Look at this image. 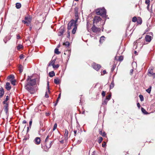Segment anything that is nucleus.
I'll return each instance as SVG.
<instances>
[{
    "label": "nucleus",
    "mask_w": 155,
    "mask_h": 155,
    "mask_svg": "<svg viewBox=\"0 0 155 155\" xmlns=\"http://www.w3.org/2000/svg\"><path fill=\"white\" fill-rule=\"evenodd\" d=\"M11 84L13 85H15V80H12L11 81Z\"/></svg>",
    "instance_id": "c03bdc74"
},
{
    "label": "nucleus",
    "mask_w": 155,
    "mask_h": 155,
    "mask_svg": "<svg viewBox=\"0 0 155 155\" xmlns=\"http://www.w3.org/2000/svg\"><path fill=\"white\" fill-rule=\"evenodd\" d=\"M106 93L105 91H102L101 95L103 97H104L105 96Z\"/></svg>",
    "instance_id": "8fccbe9b"
},
{
    "label": "nucleus",
    "mask_w": 155,
    "mask_h": 155,
    "mask_svg": "<svg viewBox=\"0 0 155 155\" xmlns=\"http://www.w3.org/2000/svg\"><path fill=\"white\" fill-rule=\"evenodd\" d=\"M106 146V143L105 142H104L102 144V147H105Z\"/></svg>",
    "instance_id": "3c124183"
},
{
    "label": "nucleus",
    "mask_w": 155,
    "mask_h": 155,
    "mask_svg": "<svg viewBox=\"0 0 155 155\" xmlns=\"http://www.w3.org/2000/svg\"><path fill=\"white\" fill-rule=\"evenodd\" d=\"M139 38V39L137 40L136 41H135V42H134V46H136V48L137 46V43L138 42H139V40L141 38Z\"/></svg>",
    "instance_id": "5701e85b"
},
{
    "label": "nucleus",
    "mask_w": 155,
    "mask_h": 155,
    "mask_svg": "<svg viewBox=\"0 0 155 155\" xmlns=\"http://www.w3.org/2000/svg\"><path fill=\"white\" fill-rule=\"evenodd\" d=\"M65 30L64 27H61L58 32V36H61L62 35L65 31Z\"/></svg>",
    "instance_id": "0eeeda50"
},
{
    "label": "nucleus",
    "mask_w": 155,
    "mask_h": 155,
    "mask_svg": "<svg viewBox=\"0 0 155 155\" xmlns=\"http://www.w3.org/2000/svg\"><path fill=\"white\" fill-rule=\"evenodd\" d=\"M75 20H74L75 21H77L78 19V14L77 13H76L75 14Z\"/></svg>",
    "instance_id": "e433bc0d"
},
{
    "label": "nucleus",
    "mask_w": 155,
    "mask_h": 155,
    "mask_svg": "<svg viewBox=\"0 0 155 155\" xmlns=\"http://www.w3.org/2000/svg\"><path fill=\"white\" fill-rule=\"evenodd\" d=\"M20 59H22L23 58V55H21L20 56Z\"/></svg>",
    "instance_id": "bf43d9fd"
},
{
    "label": "nucleus",
    "mask_w": 155,
    "mask_h": 155,
    "mask_svg": "<svg viewBox=\"0 0 155 155\" xmlns=\"http://www.w3.org/2000/svg\"><path fill=\"white\" fill-rule=\"evenodd\" d=\"M61 96V93H60L59 94L58 97L57 99V100L56 101V103L54 104V106H56L57 105V104L58 102L59 99H60V98Z\"/></svg>",
    "instance_id": "393cba45"
},
{
    "label": "nucleus",
    "mask_w": 155,
    "mask_h": 155,
    "mask_svg": "<svg viewBox=\"0 0 155 155\" xmlns=\"http://www.w3.org/2000/svg\"><path fill=\"white\" fill-rule=\"evenodd\" d=\"M8 104L6 103L4 107V110L6 113H7L8 111Z\"/></svg>",
    "instance_id": "f3484780"
},
{
    "label": "nucleus",
    "mask_w": 155,
    "mask_h": 155,
    "mask_svg": "<svg viewBox=\"0 0 155 155\" xmlns=\"http://www.w3.org/2000/svg\"><path fill=\"white\" fill-rule=\"evenodd\" d=\"M77 21H76L74 19H72L69 22L68 25V29L70 30L71 29L73 28L72 31V33L73 34H75L77 28Z\"/></svg>",
    "instance_id": "f03ea898"
},
{
    "label": "nucleus",
    "mask_w": 155,
    "mask_h": 155,
    "mask_svg": "<svg viewBox=\"0 0 155 155\" xmlns=\"http://www.w3.org/2000/svg\"><path fill=\"white\" fill-rule=\"evenodd\" d=\"M145 3L148 5H149L150 1L149 0H147L145 1Z\"/></svg>",
    "instance_id": "de8ad7c7"
},
{
    "label": "nucleus",
    "mask_w": 155,
    "mask_h": 155,
    "mask_svg": "<svg viewBox=\"0 0 155 155\" xmlns=\"http://www.w3.org/2000/svg\"><path fill=\"white\" fill-rule=\"evenodd\" d=\"M137 17L135 16L132 19V21L133 22H135L137 21Z\"/></svg>",
    "instance_id": "58836bf2"
},
{
    "label": "nucleus",
    "mask_w": 155,
    "mask_h": 155,
    "mask_svg": "<svg viewBox=\"0 0 155 155\" xmlns=\"http://www.w3.org/2000/svg\"><path fill=\"white\" fill-rule=\"evenodd\" d=\"M141 110L143 113L144 114H148L147 112L142 107L141 108Z\"/></svg>",
    "instance_id": "4c0bfd02"
},
{
    "label": "nucleus",
    "mask_w": 155,
    "mask_h": 155,
    "mask_svg": "<svg viewBox=\"0 0 155 155\" xmlns=\"http://www.w3.org/2000/svg\"><path fill=\"white\" fill-rule=\"evenodd\" d=\"M17 49L18 50H19L23 48V46L21 45H19L17 47Z\"/></svg>",
    "instance_id": "c85d7f7f"
},
{
    "label": "nucleus",
    "mask_w": 155,
    "mask_h": 155,
    "mask_svg": "<svg viewBox=\"0 0 155 155\" xmlns=\"http://www.w3.org/2000/svg\"><path fill=\"white\" fill-rule=\"evenodd\" d=\"M52 66L53 68H58L59 67V65L58 64H57L56 65L54 64Z\"/></svg>",
    "instance_id": "a19ab883"
},
{
    "label": "nucleus",
    "mask_w": 155,
    "mask_h": 155,
    "mask_svg": "<svg viewBox=\"0 0 155 155\" xmlns=\"http://www.w3.org/2000/svg\"><path fill=\"white\" fill-rule=\"evenodd\" d=\"M54 82L55 84H58L60 83V80L58 78L55 79L54 80Z\"/></svg>",
    "instance_id": "a211bd4d"
},
{
    "label": "nucleus",
    "mask_w": 155,
    "mask_h": 155,
    "mask_svg": "<svg viewBox=\"0 0 155 155\" xmlns=\"http://www.w3.org/2000/svg\"><path fill=\"white\" fill-rule=\"evenodd\" d=\"M133 72V70H131L130 71V73H131V74H132Z\"/></svg>",
    "instance_id": "338daca9"
},
{
    "label": "nucleus",
    "mask_w": 155,
    "mask_h": 155,
    "mask_svg": "<svg viewBox=\"0 0 155 155\" xmlns=\"http://www.w3.org/2000/svg\"><path fill=\"white\" fill-rule=\"evenodd\" d=\"M55 62V60L51 61L49 64V66L51 65H52L53 66V65L54 64Z\"/></svg>",
    "instance_id": "412c9836"
},
{
    "label": "nucleus",
    "mask_w": 155,
    "mask_h": 155,
    "mask_svg": "<svg viewBox=\"0 0 155 155\" xmlns=\"http://www.w3.org/2000/svg\"><path fill=\"white\" fill-rule=\"evenodd\" d=\"M147 9H149V5H147Z\"/></svg>",
    "instance_id": "774afa93"
},
{
    "label": "nucleus",
    "mask_w": 155,
    "mask_h": 155,
    "mask_svg": "<svg viewBox=\"0 0 155 155\" xmlns=\"http://www.w3.org/2000/svg\"><path fill=\"white\" fill-rule=\"evenodd\" d=\"M14 76L13 75H11L8 77V79H11V81L12 80L14 79Z\"/></svg>",
    "instance_id": "4be33fe9"
},
{
    "label": "nucleus",
    "mask_w": 155,
    "mask_h": 155,
    "mask_svg": "<svg viewBox=\"0 0 155 155\" xmlns=\"http://www.w3.org/2000/svg\"><path fill=\"white\" fill-rule=\"evenodd\" d=\"M16 7L17 9L20 8L21 6V5L20 3H17L16 4Z\"/></svg>",
    "instance_id": "aec40b11"
},
{
    "label": "nucleus",
    "mask_w": 155,
    "mask_h": 155,
    "mask_svg": "<svg viewBox=\"0 0 155 155\" xmlns=\"http://www.w3.org/2000/svg\"><path fill=\"white\" fill-rule=\"evenodd\" d=\"M19 69L20 73H21L23 71V66L22 65H20L19 66Z\"/></svg>",
    "instance_id": "cd10ccee"
},
{
    "label": "nucleus",
    "mask_w": 155,
    "mask_h": 155,
    "mask_svg": "<svg viewBox=\"0 0 155 155\" xmlns=\"http://www.w3.org/2000/svg\"><path fill=\"white\" fill-rule=\"evenodd\" d=\"M123 59V58L122 56H120L119 57L118 60L119 61H122Z\"/></svg>",
    "instance_id": "a18cd8bd"
},
{
    "label": "nucleus",
    "mask_w": 155,
    "mask_h": 155,
    "mask_svg": "<svg viewBox=\"0 0 155 155\" xmlns=\"http://www.w3.org/2000/svg\"><path fill=\"white\" fill-rule=\"evenodd\" d=\"M26 121L25 120H23V121H22V123L23 124H25L26 123Z\"/></svg>",
    "instance_id": "052dcab7"
},
{
    "label": "nucleus",
    "mask_w": 155,
    "mask_h": 155,
    "mask_svg": "<svg viewBox=\"0 0 155 155\" xmlns=\"http://www.w3.org/2000/svg\"><path fill=\"white\" fill-rule=\"evenodd\" d=\"M153 67L150 68L148 71V73L151 74H154V73L153 72Z\"/></svg>",
    "instance_id": "ddd939ff"
},
{
    "label": "nucleus",
    "mask_w": 155,
    "mask_h": 155,
    "mask_svg": "<svg viewBox=\"0 0 155 155\" xmlns=\"http://www.w3.org/2000/svg\"><path fill=\"white\" fill-rule=\"evenodd\" d=\"M116 68V65H113L112 67L111 68V71L112 72H113L114 70L115 69V68Z\"/></svg>",
    "instance_id": "37998d69"
},
{
    "label": "nucleus",
    "mask_w": 155,
    "mask_h": 155,
    "mask_svg": "<svg viewBox=\"0 0 155 155\" xmlns=\"http://www.w3.org/2000/svg\"><path fill=\"white\" fill-rule=\"evenodd\" d=\"M111 97V95L110 94H109L106 97V99H107L108 101H109Z\"/></svg>",
    "instance_id": "ea45409f"
},
{
    "label": "nucleus",
    "mask_w": 155,
    "mask_h": 155,
    "mask_svg": "<svg viewBox=\"0 0 155 155\" xmlns=\"http://www.w3.org/2000/svg\"><path fill=\"white\" fill-rule=\"evenodd\" d=\"M142 19L140 17H139L137 18V23L138 24H141L142 23Z\"/></svg>",
    "instance_id": "dca6fc26"
},
{
    "label": "nucleus",
    "mask_w": 155,
    "mask_h": 155,
    "mask_svg": "<svg viewBox=\"0 0 155 155\" xmlns=\"http://www.w3.org/2000/svg\"><path fill=\"white\" fill-rule=\"evenodd\" d=\"M101 20V18L98 16H95L94 18V23L97 24Z\"/></svg>",
    "instance_id": "1a4fd4ad"
},
{
    "label": "nucleus",
    "mask_w": 155,
    "mask_h": 155,
    "mask_svg": "<svg viewBox=\"0 0 155 155\" xmlns=\"http://www.w3.org/2000/svg\"><path fill=\"white\" fill-rule=\"evenodd\" d=\"M54 53L55 54H59L61 52L58 51V49L56 48L54 50Z\"/></svg>",
    "instance_id": "bb28decb"
},
{
    "label": "nucleus",
    "mask_w": 155,
    "mask_h": 155,
    "mask_svg": "<svg viewBox=\"0 0 155 155\" xmlns=\"http://www.w3.org/2000/svg\"><path fill=\"white\" fill-rule=\"evenodd\" d=\"M151 86H150L149 88L147 89L146 90V91L148 93H150L151 89Z\"/></svg>",
    "instance_id": "473e14b6"
},
{
    "label": "nucleus",
    "mask_w": 155,
    "mask_h": 155,
    "mask_svg": "<svg viewBox=\"0 0 155 155\" xmlns=\"http://www.w3.org/2000/svg\"><path fill=\"white\" fill-rule=\"evenodd\" d=\"M92 31L95 33H96L100 31V29L99 28H97L94 25H93L91 28Z\"/></svg>",
    "instance_id": "6e6552de"
},
{
    "label": "nucleus",
    "mask_w": 155,
    "mask_h": 155,
    "mask_svg": "<svg viewBox=\"0 0 155 155\" xmlns=\"http://www.w3.org/2000/svg\"><path fill=\"white\" fill-rule=\"evenodd\" d=\"M137 107L139 108H140V104L139 103H138L137 104Z\"/></svg>",
    "instance_id": "4d7b16f0"
},
{
    "label": "nucleus",
    "mask_w": 155,
    "mask_h": 155,
    "mask_svg": "<svg viewBox=\"0 0 155 155\" xmlns=\"http://www.w3.org/2000/svg\"><path fill=\"white\" fill-rule=\"evenodd\" d=\"M45 97L46 98H48L49 97L48 95L47 94V92H46L45 93Z\"/></svg>",
    "instance_id": "864d4df0"
},
{
    "label": "nucleus",
    "mask_w": 155,
    "mask_h": 155,
    "mask_svg": "<svg viewBox=\"0 0 155 155\" xmlns=\"http://www.w3.org/2000/svg\"><path fill=\"white\" fill-rule=\"evenodd\" d=\"M49 76L50 77H52L55 75V73L54 71H51L49 73Z\"/></svg>",
    "instance_id": "6ab92c4d"
},
{
    "label": "nucleus",
    "mask_w": 155,
    "mask_h": 155,
    "mask_svg": "<svg viewBox=\"0 0 155 155\" xmlns=\"http://www.w3.org/2000/svg\"><path fill=\"white\" fill-rule=\"evenodd\" d=\"M77 130H74V136H76L77 134Z\"/></svg>",
    "instance_id": "6e6d98bb"
},
{
    "label": "nucleus",
    "mask_w": 155,
    "mask_h": 155,
    "mask_svg": "<svg viewBox=\"0 0 155 155\" xmlns=\"http://www.w3.org/2000/svg\"><path fill=\"white\" fill-rule=\"evenodd\" d=\"M139 97L140 98L141 101H143L144 98L143 95H140Z\"/></svg>",
    "instance_id": "79ce46f5"
},
{
    "label": "nucleus",
    "mask_w": 155,
    "mask_h": 155,
    "mask_svg": "<svg viewBox=\"0 0 155 155\" xmlns=\"http://www.w3.org/2000/svg\"><path fill=\"white\" fill-rule=\"evenodd\" d=\"M8 99L9 96H6L5 100L3 102V104H6V102L8 100Z\"/></svg>",
    "instance_id": "c756f323"
},
{
    "label": "nucleus",
    "mask_w": 155,
    "mask_h": 155,
    "mask_svg": "<svg viewBox=\"0 0 155 155\" xmlns=\"http://www.w3.org/2000/svg\"><path fill=\"white\" fill-rule=\"evenodd\" d=\"M10 38L9 37H6L4 40V41L5 43H6L8 40H10Z\"/></svg>",
    "instance_id": "7c9ffc66"
},
{
    "label": "nucleus",
    "mask_w": 155,
    "mask_h": 155,
    "mask_svg": "<svg viewBox=\"0 0 155 155\" xmlns=\"http://www.w3.org/2000/svg\"><path fill=\"white\" fill-rule=\"evenodd\" d=\"M105 37L104 36H101L100 38L99 41L100 43H102L103 41L104 40Z\"/></svg>",
    "instance_id": "b1692460"
},
{
    "label": "nucleus",
    "mask_w": 155,
    "mask_h": 155,
    "mask_svg": "<svg viewBox=\"0 0 155 155\" xmlns=\"http://www.w3.org/2000/svg\"><path fill=\"white\" fill-rule=\"evenodd\" d=\"M95 11L98 15H100L103 17H105L106 16V10L104 8L96 9Z\"/></svg>",
    "instance_id": "20e7f679"
},
{
    "label": "nucleus",
    "mask_w": 155,
    "mask_h": 155,
    "mask_svg": "<svg viewBox=\"0 0 155 155\" xmlns=\"http://www.w3.org/2000/svg\"><path fill=\"white\" fill-rule=\"evenodd\" d=\"M34 143L37 145H39L41 142V139L39 137H36L34 140Z\"/></svg>",
    "instance_id": "9d476101"
},
{
    "label": "nucleus",
    "mask_w": 155,
    "mask_h": 155,
    "mask_svg": "<svg viewBox=\"0 0 155 155\" xmlns=\"http://www.w3.org/2000/svg\"><path fill=\"white\" fill-rule=\"evenodd\" d=\"M4 93V90L2 88H0V98L2 97Z\"/></svg>",
    "instance_id": "2eb2a0df"
},
{
    "label": "nucleus",
    "mask_w": 155,
    "mask_h": 155,
    "mask_svg": "<svg viewBox=\"0 0 155 155\" xmlns=\"http://www.w3.org/2000/svg\"><path fill=\"white\" fill-rule=\"evenodd\" d=\"M30 127H27V132H28L29 130V128Z\"/></svg>",
    "instance_id": "0e129e2a"
},
{
    "label": "nucleus",
    "mask_w": 155,
    "mask_h": 155,
    "mask_svg": "<svg viewBox=\"0 0 155 155\" xmlns=\"http://www.w3.org/2000/svg\"><path fill=\"white\" fill-rule=\"evenodd\" d=\"M51 134L52 132H51L49 133L45 140V144L46 148L45 149V151H48V149L51 147L53 141H50L49 143L48 142V139H50V137L51 135Z\"/></svg>",
    "instance_id": "7ed1b4c3"
},
{
    "label": "nucleus",
    "mask_w": 155,
    "mask_h": 155,
    "mask_svg": "<svg viewBox=\"0 0 155 155\" xmlns=\"http://www.w3.org/2000/svg\"><path fill=\"white\" fill-rule=\"evenodd\" d=\"M92 66L94 69L97 71H98L101 67V65L96 64L95 63H93Z\"/></svg>",
    "instance_id": "423d86ee"
},
{
    "label": "nucleus",
    "mask_w": 155,
    "mask_h": 155,
    "mask_svg": "<svg viewBox=\"0 0 155 155\" xmlns=\"http://www.w3.org/2000/svg\"><path fill=\"white\" fill-rule=\"evenodd\" d=\"M145 40L146 41L150 42L151 40V37L149 35H146L145 37Z\"/></svg>",
    "instance_id": "9b49d317"
},
{
    "label": "nucleus",
    "mask_w": 155,
    "mask_h": 155,
    "mask_svg": "<svg viewBox=\"0 0 155 155\" xmlns=\"http://www.w3.org/2000/svg\"><path fill=\"white\" fill-rule=\"evenodd\" d=\"M32 120L31 119L29 121V127H30V128H31V125L32 124Z\"/></svg>",
    "instance_id": "603ef678"
},
{
    "label": "nucleus",
    "mask_w": 155,
    "mask_h": 155,
    "mask_svg": "<svg viewBox=\"0 0 155 155\" xmlns=\"http://www.w3.org/2000/svg\"><path fill=\"white\" fill-rule=\"evenodd\" d=\"M11 88L10 83L9 82H7L5 85V88L8 90L9 91Z\"/></svg>",
    "instance_id": "f8f14e48"
},
{
    "label": "nucleus",
    "mask_w": 155,
    "mask_h": 155,
    "mask_svg": "<svg viewBox=\"0 0 155 155\" xmlns=\"http://www.w3.org/2000/svg\"><path fill=\"white\" fill-rule=\"evenodd\" d=\"M108 101L107 99H105V100L102 102V104L103 105H106L107 104Z\"/></svg>",
    "instance_id": "f704fd0d"
},
{
    "label": "nucleus",
    "mask_w": 155,
    "mask_h": 155,
    "mask_svg": "<svg viewBox=\"0 0 155 155\" xmlns=\"http://www.w3.org/2000/svg\"><path fill=\"white\" fill-rule=\"evenodd\" d=\"M63 45H65L66 47H68L70 45V43L68 41H66L63 43Z\"/></svg>",
    "instance_id": "c9c22d12"
},
{
    "label": "nucleus",
    "mask_w": 155,
    "mask_h": 155,
    "mask_svg": "<svg viewBox=\"0 0 155 155\" xmlns=\"http://www.w3.org/2000/svg\"><path fill=\"white\" fill-rule=\"evenodd\" d=\"M61 143H63V140H61L60 141Z\"/></svg>",
    "instance_id": "69168bd1"
},
{
    "label": "nucleus",
    "mask_w": 155,
    "mask_h": 155,
    "mask_svg": "<svg viewBox=\"0 0 155 155\" xmlns=\"http://www.w3.org/2000/svg\"><path fill=\"white\" fill-rule=\"evenodd\" d=\"M114 81H113L111 83V84L110 85V89H112L114 87Z\"/></svg>",
    "instance_id": "2f4dec72"
},
{
    "label": "nucleus",
    "mask_w": 155,
    "mask_h": 155,
    "mask_svg": "<svg viewBox=\"0 0 155 155\" xmlns=\"http://www.w3.org/2000/svg\"><path fill=\"white\" fill-rule=\"evenodd\" d=\"M68 134V131L67 130L65 129V130L64 137L65 140H67Z\"/></svg>",
    "instance_id": "4468645a"
},
{
    "label": "nucleus",
    "mask_w": 155,
    "mask_h": 155,
    "mask_svg": "<svg viewBox=\"0 0 155 155\" xmlns=\"http://www.w3.org/2000/svg\"><path fill=\"white\" fill-rule=\"evenodd\" d=\"M103 140V138L101 137H99L98 138V142L99 143H100Z\"/></svg>",
    "instance_id": "72a5a7b5"
},
{
    "label": "nucleus",
    "mask_w": 155,
    "mask_h": 155,
    "mask_svg": "<svg viewBox=\"0 0 155 155\" xmlns=\"http://www.w3.org/2000/svg\"><path fill=\"white\" fill-rule=\"evenodd\" d=\"M47 85H48V91L49 92L50 91V90H49V82H48Z\"/></svg>",
    "instance_id": "13d9d810"
},
{
    "label": "nucleus",
    "mask_w": 155,
    "mask_h": 155,
    "mask_svg": "<svg viewBox=\"0 0 155 155\" xmlns=\"http://www.w3.org/2000/svg\"><path fill=\"white\" fill-rule=\"evenodd\" d=\"M32 28V26H30L29 27V30L31 31Z\"/></svg>",
    "instance_id": "e2e57ef3"
},
{
    "label": "nucleus",
    "mask_w": 155,
    "mask_h": 155,
    "mask_svg": "<svg viewBox=\"0 0 155 155\" xmlns=\"http://www.w3.org/2000/svg\"><path fill=\"white\" fill-rule=\"evenodd\" d=\"M57 123H55L54 124V127H53V131L54 130L56 129L57 128Z\"/></svg>",
    "instance_id": "49530a36"
},
{
    "label": "nucleus",
    "mask_w": 155,
    "mask_h": 155,
    "mask_svg": "<svg viewBox=\"0 0 155 155\" xmlns=\"http://www.w3.org/2000/svg\"><path fill=\"white\" fill-rule=\"evenodd\" d=\"M32 76H28L26 84L25 85V88L31 94H33L35 92V91L33 87L36 83L35 79H32Z\"/></svg>",
    "instance_id": "f257e3e1"
},
{
    "label": "nucleus",
    "mask_w": 155,
    "mask_h": 155,
    "mask_svg": "<svg viewBox=\"0 0 155 155\" xmlns=\"http://www.w3.org/2000/svg\"><path fill=\"white\" fill-rule=\"evenodd\" d=\"M99 134L103 137H104L106 135L105 132H104L103 133H102V132L101 130L99 131Z\"/></svg>",
    "instance_id": "a878e982"
},
{
    "label": "nucleus",
    "mask_w": 155,
    "mask_h": 155,
    "mask_svg": "<svg viewBox=\"0 0 155 155\" xmlns=\"http://www.w3.org/2000/svg\"><path fill=\"white\" fill-rule=\"evenodd\" d=\"M67 37L68 38H69L70 36V32L69 31V30H68V31L67 32Z\"/></svg>",
    "instance_id": "09e8293b"
},
{
    "label": "nucleus",
    "mask_w": 155,
    "mask_h": 155,
    "mask_svg": "<svg viewBox=\"0 0 155 155\" xmlns=\"http://www.w3.org/2000/svg\"><path fill=\"white\" fill-rule=\"evenodd\" d=\"M103 73L104 74H105L106 73V71L105 70H104L103 71Z\"/></svg>",
    "instance_id": "680f3d73"
},
{
    "label": "nucleus",
    "mask_w": 155,
    "mask_h": 155,
    "mask_svg": "<svg viewBox=\"0 0 155 155\" xmlns=\"http://www.w3.org/2000/svg\"><path fill=\"white\" fill-rule=\"evenodd\" d=\"M17 39H19L20 38V35L19 34H18L17 35Z\"/></svg>",
    "instance_id": "5fc2aeb1"
},
{
    "label": "nucleus",
    "mask_w": 155,
    "mask_h": 155,
    "mask_svg": "<svg viewBox=\"0 0 155 155\" xmlns=\"http://www.w3.org/2000/svg\"><path fill=\"white\" fill-rule=\"evenodd\" d=\"M25 20H22V22L26 24L27 26H29L31 23L32 20V17L30 15H28L25 17Z\"/></svg>",
    "instance_id": "39448f33"
}]
</instances>
